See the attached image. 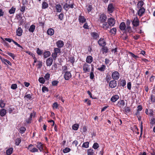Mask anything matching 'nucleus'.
<instances>
[{
    "mask_svg": "<svg viewBox=\"0 0 155 155\" xmlns=\"http://www.w3.org/2000/svg\"><path fill=\"white\" fill-rule=\"evenodd\" d=\"M107 20V16L105 14H101L100 16L98 19V21L100 23V25L102 23L106 22Z\"/></svg>",
    "mask_w": 155,
    "mask_h": 155,
    "instance_id": "obj_1",
    "label": "nucleus"
},
{
    "mask_svg": "<svg viewBox=\"0 0 155 155\" xmlns=\"http://www.w3.org/2000/svg\"><path fill=\"white\" fill-rule=\"evenodd\" d=\"M54 52L51 55L53 59L55 60L58 54H60L61 53V49L58 48H56L54 49Z\"/></svg>",
    "mask_w": 155,
    "mask_h": 155,
    "instance_id": "obj_2",
    "label": "nucleus"
},
{
    "mask_svg": "<svg viewBox=\"0 0 155 155\" xmlns=\"http://www.w3.org/2000/svg\"><path fill=\"white\" fill-rule=\"evenodd\" d=\"M107 11L109 14L112 13L115 9L114 7L113 4H109L107 7Z\"/></svg>",
    "mask_w": 155,
    "mask_h": 155,
    "instance_id": "obj_3",
    "label": "nucleus"
},
{
    "mask_svg": "<svg viewBox=\"0 0 155 155\" xmlns=\"http://www.w3.org/2000/svg\"><path fill=\"white\" fill-rule=\"evenodd\" d=\"M72 77V75L69 71H66L65 73L64 76V79L66 80H69Z\"/></svg>",
    "mask_w": 155,
    "mask_h": 155,
    "instance_id": "obj_4",
    "label": "nucleus"
},
{
    "mask_svg": "<svg viewBox=\"0 0 155 155\" xmlns=\"http://www.w3.org/2000/svg\"><path fill=\"white\" fill-rule=\"evenodd\" d=\"M107 22L109 25L112 27L114 25L115 21L114 18H111L108 19Z\"/></svg>",
    "mask_w": 155,
    "mask_h": 155,
    "instance_id": "obj_5",
    "label": "nucleus"
},
{
    "mask_svg": "<svg viewBox=\"0 0 155 155\" xmlns=\"http://www.w3.org/2000/svg\"><path fill=\"white\" fill-rule=\"evenodd\" d=\"M90 65L85 64H84L83 68V71L85 73L89 72L90 71Z\"/></svg>",
    "mask_w": 155,
    "mask_h": 155,
    "instance_id": "obj_6",
    "label": "nucleus"
},
{
    "mask_svg": "<svg viewBox=\"0 0 155 155\" xmlns=\"http://www.w3.org/2000/svg\"><path fill=\"white\" fill-rule=\"evenodd\" d=\"M119 73L117 71H114L112 74V77L114 80H117L119 78Z\"/></svg>",
    "mask_w": 155,
    "mask_h": 155,
    "instance_id": "obj_7",
    "label": "nucleus"
},
{
    "mask_svg": "<svg viewBox=\"0 0 155 155\" xmlns=\"http://www.w3.org/2000/svg\"><path fill=\"white\" fill-rule=\"evenodd\" d=\"M132 24L135 27H137L139 26V21L137 17L134 18L132 21Z\"/></svg>",
    "mask_w": 155,
    "mask_h": 155,
    "instance_id": "obj_8",
    "label": "nucleus"
},
{
    "mask_svg": "<svg viewBox=\"0 0 155 155\" xmlns=\"http://www.w3.org/2000/svg\"><path fill=\"white\" fill-rule=\"evenodd\" d=\"M5 40L8 41L9 42H11V41L13 42L14 43L17 45V46H18V47H19L20 48H23L19 44H18L16 42L14 41V40L12 39H11L9 38H5Z\"/></svg>",
    "mask_w": 155,
    "mask_h": 155,
    "instance_id": "obj_9",
    "label": "nucleus"
},
{
    "mask_svg": "<svg viewBox=\"0 0 155 155\" xmlns=\"http://www.w3.org/2000/svg\"><path fill=\"white\" fill-rule=\"evenodd\" d=\"M101 24V25H100V26L102 28L104 29L107 30L108 28H109V26H110L107 21Z\"/></svg>",
    "mask_w": 155,
    "mask_h": 155,
    "instance_id": "obj_10",
    "label": "nucleus"
},
{
    "mask_svg": "<svg viewBox=\"0 0 155 155\" xmlns=\"http://www.w3.org/2000/svg\"><path fill=\"white\" fill-rule=\"evenodd\" d=\"M37 147L39 150L40 152H43L44 150L43 149V145L40 142H37Z\"/></svg>",
    "mask_w": 155,
    "mask_h": 155,
    "instance_id": "obj_11",
    "label": "nucleus"
},
{
    "mask_svg": "<svg viewBox=\"0 0 155 155\" xmlns=\"http://www.w3.org/2000/svg\"><path fill=\"white\" fill-rule=\"evenodd\" d=\"M98 43L100 46L104 47L106 45L105 40L103 38H101L98 41Z\"/></svg>",
    "mask_w": 155,
    "mask_h": 155,
    "instance_id": "obj_12",
    "label": "nucleus"
},
{
    "mask_svg": "<svg viewBox=\"0 0 155 155\" xmlns=\"http://www.w3.org/2000/svg\"><path fill=\"white\" fill-rule=\"evenodd\" d=\"M109 86L111 88H114L117 86L116 81L114 80L111 81L109 84Z\"/></svg>",
    "mask_w": 155,
    "mask_h": 155,
    "instance_id": "obj_13",
    "label": "nucleus"
},
{
    "mask_svg": "<svg viewBox=\"0 0 155 155\" xmlns=\"http://www.w3.org/2000/svg\"><path fill=\"white\" fill-rule=\"evenodd\" d=\"M53 59L52 58H49L46 60V64L47 66H51L53 62Z\"/></svg>",
    "mask_w": 155,
    "mask_h": 155,
    "instance_id": "obj_14",
    "label": "nucleus"
},
{
    "mask_svg": "<svg viewBox=\"0 0 155 155\" xmlns=\"http://www.w3.org/2000/svg\"><path fill=\"white\" fill-rule=\"evenodd\" d=\"M139 10L138 12V15L139 16H141L145 12V9L143 7L139 8Z\"/></svg>",
    "mask_w": 155,
    "mask_h": 155,
    "instance_id": "obj_15",
    "label": "nucleus"
},
{
    "mask_svg": "<svg viewBox=\"0 0 155 155\" xmlns=\"http://www.w3.org/2000/svg\"><path fill=\"white\" fill-rule=\"evenodd\" d=\"M78 20L80 23H83L85 22L86 21V19L84 17L81 15L79 17Z\"/></svg>",
    "mask_w": 155,
    "mask_h": 155,
    "instance_id": "obj_16",
    "label": "nucleus"
},
{
    "mask_svg": "<svg viewBox=\"0 0 155 155\" xmlns=\"http://www.w3.org/2000/svg\"><path fill=\"white\" fill-rule=\"evenodd\" d=\"M56 44L58 48H61L63 46L64 43L63 41L59 40L57 42Z\"/></svg>",
    "mask_w": 155,
    "mask_h": 155,
    "instance_id": "obj_17",
    "label": "nucleus"
},
{
    "mask_svg": "<svg viewBox=\"0 0 155 155\" xmlns=\"http://www.w3.org/2000/svg\"><path fill=\"white\" fill-rule=\"evenodd\" d=\"M126 28V25L124 22H122L120 24L119 28L121 31L124 30Z\"/></svg>",
    "mask_w": 155,
    "mask_h": 155,
    "instance_id": "obj_18",
    "label": "nucleus"
},
{
    "mask_svg": "<svg viewBox=\"0 0 155 155\" xmlns=\"http://www.w3.org/2000/svg\"><path fill=\"white\" fill-rule=\"evenodd\" d=\"M69 7L71 8H73L74 7L72 3L69 4H68V2H66V3L64 5V8L65 9L68 8Z\"/></svg>",
    "mask_w": 155,
    "mask_h": 155,
    "instance_id": "obj_19",
    "label": "nucleus"
},
{
    "mask_svg": "<svg viewBox=\"0 0 155 155\" xmlns=\"http://www.w3.org/2000/svg\"><path fill=\"white\" fill-rule=\"evenodd\" d=\"M119 98V96L118 95H115L112 96L111 99L110 101L113 102H116Z\"/></svg>",
    "mask_w": 155,
    "mask_h": 155,
    "instance_id": "obj_20",
    "label": "nucleus"
},
{
    "mask_svg": "<svg viewBox=\"0 0 155 155\" xmlns=\"http://www.w3.org/2000/svg\"><path fill=\"white\" fill-rule=\"evenodd\" d=\"M23 31L20 27H19L16 30L17 35L20 36L22 34Z\"/></svg>",
    "mask_w": 155,
    "mask_h": 155,
    "instance_id": "obj_21",
    "label": "nucleus"
},
{
    "mask_svg": "<svg viewBox=\"0 0 155 155\" xmlns=\"http://www.w3.org/2000/svg\"><path fill=\"white\" fill-rule=\"evenodd\" d=\"M6 110L5 109H2L0 110V115L2 117L4 116L6 114Z\"/></svg>",
    "mask_w": 155,
    "mask_h": 155,
    "instance_id": "obj_22",
    "label": "nucleus"
},
{
    "mask_svg": "<svg viewBox=\"0 0 155 155\" xmlns=\"http://www.w3.org/2000/svg\"><path fill=\"white\" fill-rule=\"evenodd\" d=\"M55 8L57 12H61L62 7L60 4H57L55 6Z\"/></svg>",
    "mask_w": 155,
    "mask_h": 155,
    "instance_id": "obj_23",
    "label": "nucleus"
},
{
    "mask_svg": "<svg viewBox=\"0 0 155 155\" xmlns=\"http://www.w3.org/2000/svg\"><path fill=\"white\" fill-rule=\"evenodd\" d=\"M47 33L49 35H52L54 33V31L53 29L50 28L48 30Z\"/></svg>",
    "mask_w": 155,
    "mask_h": 155,
    "instance_id": "obj_24",
    "label": "nucleus"
},
{
    "mask_svg": "<svg viewBox=\"0 0 155 155\" xmlns=\"http://www.w3.org/2000/svg\"><path fill=\"white\" fill-rule=\"evenodd\" d=\"M92 61L93 58L91 56H88L87 57L86 59V61L87 62L90 64Z\"/></svg>",
    "mask_w": 155,
    "mask_h": 155,
    "instance_id": "obj_25",
    "label": "nucleus"
},
{
    "mask_svg": "<svg viewBox=\"0 0 155 155\" xmlns=\"http://www.w3.org/2000/svg\"><path fill=\"white\" fill-rule=\"evenodd\" d=\"M143 2L142 1H139L137 5V8H142V7L143 5Z\"/></svg>",
    "mask_w": 155,
    "mask_h": 155,
    "instance_id": "obj_26",
    "label": "nucleus"
},
{
    "mask_svg": "<svg viewBox=\"0 0 155 155\" xmlns=\"http://www.w3.org/2000/svg\"><path fill=\"white\" fill-rule=\"evenodd\" d=\"M124 30L126 32H128L129 33H131L133 31L130 25L127 26V27H126V28Z\"/></svg>",
    "mask_w": 155,
    "mask_h": 155,
    "instance_id": "obj_27",
    "label": "nucleus"
},
{
    "mask_svg": "<svg viewBox=\"0 0 155 155\" xmlns=\"http://www.w3.org/2000/svg\"><path fill=\"white\" fill-rule=\"evenodd\" d=\"M106 66L104 64H102L100 67L98 68L97 69L101 71H104L106 69Z\"/></svg>",
    "mask_w": 155,
    "mask_h": 155,
    "instance_id": "obj_28",
    "label": "nucleus"
},
{
    "mask_svg": "<svg viewBox=\"0 0 155 155\" xmlns=\"http://www.w3.org/2000/svg\"><path fill=\"white\" fill-rule=\"evenodd\" d=\"M2 62L5 64H8L10 65H11L12 64L7 59H3L2 60Z\"/></svg>",
    "mask_w": 155,
    "mask_h": 155,
    "instance_id": "obj_29",
    "label": "nucleus"
},
{
    "mask_svg": "<svg viewBox=\"0 0 155 155\" xmlns=\"http://www.w3.org/2000/svg\"><path fill=\"white\" fill-rule=\"evenodd\" d=\"M91 35V36L95 39H96L99 37L98 34L96 32H92Z\"/></svg>",
    "mask_w": 155,
    "mask_h": 155,
    "instance_id": "obj_30",
    "label": "nucleus"
},
{
    "mask_svg": "<svg viewBox=\"0 0 155 155\" xmlns=\"http://www.w3.org/2000/svg\"><path fill=\"white\" fill-rule=\"evenodd\" d=\"M48 7V4L45 2H43L42 4V9H45Z\"/></svg>",
    "mask_w": 155,
    "mask_h": 155,
    "instance_id": "obj_31",
    "label": "nucleus"
},
{
    "mask_svg": "<svg viewBox=\"0 0 155 155\" xmlns=\"http://www.w3.org/2000/svg\"><path fill=\"white\" fill-rule=\"evenodd\" d=\"M51 54L50 52L49 51H46L44 52L43 54L44 57L46 58L49 57Z\"/></svg>",
    "mask_w": 155,
    "mask_h": 155,
    "instance_id": "obj_32",
    "label": "nucleus"
},
{
    "mask_svg": "<svg viewBox=\"0 0 155 155\" xmlns=\"http://www.w3.org/2000/svg\"><path fill=\"white\" fill-rule=\"evenodd\" d=\"M35 25H31L29 29V31L30 32H33L35 29Z\"/></svg>",
    "mask_w": 155,
    "mask_h": 155,
    "instance_id": "obj_33",
    "label": "nucleus"
},
{
    "mask_svg": "<svg viewBox=\"0 0 155 155\" xmlns=\"http://www.w3.org/2000/svg\"><path fill=\"white\" fill-rule=\"evenodd\" d=\"M12 148H10L8 149L6 151V153L7 155H10L12 153Z\"/></svg>",
    "mask_w": 155,
    "mask_h": 155,
    "instance_id": "obj_34",
    "label": "nucleus"
},
{
    "mask_svg": "<svg viewBox=\"0 0 155 155\" xmlns=\"http://www.w3.org/2000/svg\"><path fill=\"white\" fill-rule=\"evenodd\" d=\"M118 104L120 105V107H123L125 105V102L124 100H122L118 102Z\"/></svg>",
    "mask_w": 155,
    "mask_h": 155,
    "instance_id": "obj_35",
    "label": "nucleus"
},
{
    "mask_svg": "<svg viewBox=\"0 0 155 155\" xmlns=\"http://www.w3.org/2000/svg\"><path fill=\"white\" fill-rule=\"evenodd\" d=\"M79 127V125L78 124H74L72 126V128L73 130H77Z\"/></svg>",
    "mask_w": 155,
    "mask_h": 155,
    "instance_id": "obj_36",
    "label": "nucleus"
},
{
    "mask_svg": "<svg viewBox=\"0 0 155 155\" xmlns=\"http://www.w3.org/2000/svg\"><path fill=\"white\" fill-rule=\"evenodd\" d=\"M142 107L141 105H139L138 106L137 112L136 114V115H138L139 114V111L141 110L142 109Z\"/></svg>",
    "mask_w": 155,
    "mask_h": 155,
    "instance_id": "obj_37",
    "label": "nucleus"
},
{
    "mask_svg": "<svg viewBox=\"0 0 155 155\" xmlns=\"http://www.w3.org/2000/svg\"><path fill=\"white\" fill-rule=\"evenodd\" d=\"M5 104L3 101L2 100H0V107L1 108H4L5 106Z\"/></svg>",
    "mask_w": 155,
    "mask_h": 155,
    "instance_id": "obj_38",
    "label": "nucleus"
},
{
    "mask_svg": "<svg viewBox=\"0 0 155 155\" xmlns=\"http://www.w3.org/2000/svg\"><path fill=\"white\" fill-rule=\"evenodd\" d=\"M87 9L88 13L91 12L93 8L92 5H89L87 6Z\"/></svg>",
    "mask_w": 155,
    "mask_h": 155,
    "instance_id": "obj_39",
    "label": "nucleus"
},
{
    "mask_svg": "<svg viewBox=\"0 0 155 155\" xmlns=\"http://www.w3.org/2000/svg\"><path fill=\"white\" fill-rule=\"evenodd\" d=\"M26 129V128L24 127H21L20 128V129H19V131L21 133V134H23L25 131Z\"/></svg>",
    "mask_w": 155,
    "mask_h": 155,
    "instance_id": "obj_40",
    "label": "nucleus"
},
{
    "mask_svg": "<svg viewBox=\"0 0 155 155\" xmlns=\"http://www.w3.org/2000/svg\"><path fill=\"white\" fill-rule=\"evenodd\" d=\"M150 100L151 102L152 103L155 102V96L154 95H151L150 96Z\"/></svg>",
    "mask_w": 155,
    "mask_h": 155,
    "instance_id": "obj_41",
    "label": "nucleus"
},
{
    "mask_svg": "<svg viewBox=\"0 0 155 155\" xmlns=\"http://www.w3.org/2000/svg\"><path fill=\"white\" fill-rule=\"evenodd\" d=\"M6 54H8L9 56L11 57L13 59H15V56L14 54L12 53L7 52Z\"/></svg>",
    "mask_w": 155,
    "mask_h": 155,
    "instance_id": "obj_42",
    "label": "nucleus"
},
{
    "mask_svg": "<svg viewBox=\"0 0 155 155\" xmlns=\"http://www.w3.org/2000/svg\"><path fill=\"white\" fill-rule=\"evenodd\" d=\"M94 153V150L93 149H90L87 150L88 155H93Z\"/></svg>",
    "mask_w": 155,
    "mask_h": 155,
    "instance_id": "obj_43",
    "label": "nucleus"
},
{
    "mask_svg": "<svg viewBox=\"0 0 155 155\" xmlns=\"http://www.w3.org/2000/svg\"><path fill=\"white\" fill-rule=\"evenodd\" d=\"M15 8L12 7L9 11V12L10 14H13L15 13Z\"/></svg>",
    "mask_w": 155,
    "mask_h": 155,
    "instance_id": "obj_44",
    "label": "nucleus"
},
{
    "mask_svg": "<svg viewBox=\"0 0 155 155\" xmlns=\"http://www.w3.org/2000/svg\"><path fill=\"white\" fill-rule=\"evenodd\" d=\"M15 144L18 145L21 142V140L20 138H17L15 141Z\"/></svg>",
    "mask_w": 155,
    "mask_h": 155,
    "instance_id": "obj_45",
    "label": "nucleus"
},
{
    "mask_svg": "<svg viewBox=\"0 0 155 155\" xmlns=\"http://www.w3.org/2000/svg\"><path fill=\"white\" fill-rule=\"evenodd\" d=\"M89 143L88 142L84 143L82 145V147L85 148H87L89 147Z\"/></svg>",
    "mask_w": 155,
    "mask_h": 155,
    "instance_id": "obj_46",
    "label": "nucleus"
},
{
    "mask_svg": "<svg viewBox=\"0 0 155 155\" xmlns=\"http://www.w3.org/2000/svg\"><path fill=\"white\" fill-rule=\"evenodd\" d=\"M129 54L131 55V56L133 57L135 59H137L138 58H139V57L137 55H135L133 54L132 53L130 52H129Z\"/></svg>",
    "mask_w": 155,
    "mask_h": 155,
    "instance_id": "obj_47",
    "label": "nucleus"
},
{
    "mask_svg": "<svg viewBox=\"0 0 155 155\" xmlns=\"http://www.w3.org/2000/svg\"><path fill=\"white\" fill-rule=\"evenodd\" d=\"M38 81L41 83L44 84L45 82V80L43 77H41L39 78Z\"/></svg>",
    "mask_w": 155,
    "mask_h": 155,
    "instance_id": "obj_48",
    "label": "nucleus"
},
{
    "mask_svg": "<svg viewBox=\"0 0 155 155\" xmlns=\"http://www.w3.org/2000/svg\"><path fill=\"white\" fill-rule=\"evenodd\" d=\"M37 53L39 55H41L42 54V51L41 50L39 49V48H37L36 51Z\"/></svg>",
    "mask_w": 155,
    "mask_h": 155,
    "instance_id": "obj_49",
    "label": "nucleus"
},
{
    "mask_svg": "<svg viewBox=\"0 0 155 155\" xmlns=\"http://www.w3.org/2000/svg\"><path fill=\"white\" fill-rule=\"evenodd\" d=\"M70 150V149L68 147H66L63 150V151L64 153H66L69 152Z\"/></svg>",
    "mask_w": 155,
    "mask_h": 155,
    "instance_id": "obj_50",
    "label": "nucleus"
},
{
    "mask_svg": "<svg viewBox=\"0 0 155 155\" xmlns=\"http://www.w3.org/2000/svg\"><path fill=\"white\" fill-rule=\"evenodd\" d=\"M99 147V145L97 143H95L94 144L93 147L94 149H97Z\"/></svg>",
    "mask_w": 155,
    "mask_h": 155,
    "instance_id": "obj_51",
    "label": "nucleus"
},
{
    "mask_svg": "<svg viewBox=\"0 0 155 155\" xmlns=\"http://www.w3.org/2000/svg\"><path fill=\"white\" fill-rule=\"evenodd\" d=\"M117 29L115 28H113L111 29L110 31V32L112 34H115L116 32Z\"/></svg>",
    "mask_w": 155,
    "mask_h": 155,
    "instance_id": "obj_52",
    "label": "nucleus"
},
{
    "mask_svg": "<svg viewBox=\"0 0 155 155\" xmlns=\"http://www.w3.org/2000/svg\"><path fill=\"white\" fill-rule=\"evenodd\" d=\"M42 91L43 92H45L48 91V89L45 87H42Z\"/></svg>",
    "mask_w": 155,
    "mask_h": 155,
    "instance_id": "obj_53",
    "label": "nucleus"
},
{
    "mask_svg": "<svg viewBox=\"0 0 155 155\" xmlns=\"http://www.w3.org/2000/svg\"><path fill=\"white\" fill-rule=\"evenodd\" d=\"M94 75L93 73V70H91V71L90 74V78L91 79H92L94 78Z\"/></svg>",
    "mask_w": 155,
    "mask_h": 155,
    "instance_id": "obj_54",
    "label": "nucleus"
},
{
    "mask_svg": "<svg viewBox=\"0 0 155 155\" xmlns=\"http://www.w3.org/2000/svg\"><path fill=\"white\" fill-rule=\"evenodd\" d=\"M121 84L124 87L126 84V82L125 80H122L121 81Z\"/></svg>",
    "mask_w": 155,
    "mask_h": 155,
    "instance_id": "obj_55",
    "label": "nucleus"
},
{
    "mask_svg": "<svg viewBox=\"0 0 155 155\" xmlns=\"http://www.w3.org/2000/svg\"><path fill=\"white\" fill-rule=\"evenodd\" d=\"M59 81H54L52 82V84L53 86H57L58 84Z\"/></svg>",
    "mask_w": 155,
    "mask_h": 155,
    "instance_id": "obj_56",
    "label": "nucleus"
},
{
    "mask_svg": "<svg viewBox=\"0 0 155 155\" xmlns=\"http://www.w3.org/2000/svg\"><path fill=\"white\" fill-rule=\"evenodd\" d=\"M24 98L30 99L31 98V95L30 94L25 95L24 96Z\"/></svg>",
    "mask_w": 155,
    "mask_h": 155,
    "instance_id": "obj_57",
    "label": "nucleus"
},
{
    "mask_svg": "<svg viewBox=\"0 0 155 155\" xmlns=\"http://www.w3.org/2000/svg\"><path fill=\"white\" fill-rule=\"evenodd\" d=\"M58 107V105L57 102H55L53 104V107L54 109H57Z\"/></svg>",
    "mask_w": 155,
    "mask_h": 155,
    "instance_id": "obj_58",
    "label": "nucleus"
},
{
    "mask_svg": "<svg viewBox=\"0 0 155 155\" xmlns=\"http://www.w3.org/2000/svg\"><path fill=\"white\" fill-rule=\"evenodd\" d=\"M17 87V85L16 84H13L11 86V88L13 89H15Z\"/></svg>",
    "mask_w": 155,
    "mask_h": 155,
    "instance_id": "obj_59",
    "label": "nucleus"
},
{
    "mask_svg": "<svg viewBox=\"0 0 155 155\" xmlns=\"http://www.w3.org/2000/svg\"><path fill=\"white\" fill-rule=\"evenodd\" d=\"M50 76V74L48 73H47L45 74V78L46 80H48L49 79Z\"/></svg>",
    "mask_w": 155,
    "mask_h": 155,
    "instance_id": "obj_60",
    "label": "nucleus"
},
{
    "mask_svg": "<svg viewBox=\"0 0 155 155\" xmlns=\"http://www.w3.org/2000/svg\"><path fill=\"white\" fill-rule=\"evenodd\" d=\"M31 150H32V151H31V152L32 153L38 152V150L37 148L34 147L33 148V149Z\"/></svg>",
    "mask_w": 155,
    "mask_h": 155,
    "instance_id": "obj_61",
    "label": "nucleus"
},
{
    "mask_svg": "<svg viewBox=\"0 0 155 155\" xmlns=\"http://www.w3.org/2000/svg\"><path fill=\"white\" fill-rule=\"evenodd\" d=\"M102 50L104 53H107L108 52V49L106 47L102 48Z\"/></svg>",
    "mask_w": 155,
    "mask_h": 155,
    "instance_id": "obj_62",
    "label": "nucleus"
},
{
    "mask_svg": "<svg viewBox=\"0 0 155 155\" xmlns=\"http://www.w3.org/2000/svg\"><path fill=\"white\" fill-rule=\"evenodd\" d=\"M64 17V15L63 13H61L59 15V18L61 20H62L63 19Z\"/></svg>",
    "mask_w": 155,
    "mask_h": 155,
    "instance_id": "obj_63",
    "label": "nucleus"
},
{
    "mask_svg": "<svg viewBox=\"0 0 155 155\" xmlns=\"http://www.w3.org/2000/svg\"><path fill=\"white\" fill-rule=\"evenodd\" d=\"M125 110L126 112L129 113L130 112V109L129 107H125Z\"/></svg>",
    "mask_w": 155,
    "mask_h": 155,
    "instance_id": "obj_64",
    "label": "nucleus"
}]
</instances>
